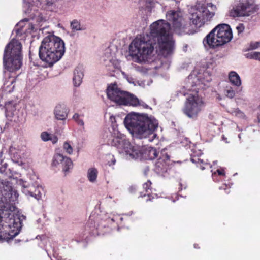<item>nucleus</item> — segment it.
<instances>
[{"mask_svg": "<svg viewBox=\"0 0 260 260\" xmlns=\"http://www.w3.org/2000/svg\"><path fill=\"white\" fill-rule=\"evenodd\" d=\"M65 52L64 43L59 37L49 35L45 37L39 47V56L48 67L59 60Z\"/></svg>", "mask_w": 260, "mask_h": 260, "instance_id": "obj_1", "label": "nucleus"}, {"mask_svg": "<svg viewBox=\"0 0 260 260\" xmlns=\"http://www.w3.org/2000/svg\"><path fill=\"white\" fill-rule=\"evenodd\" d=\"M124 123L127 129L140 138H147L150 135L154 138L156 136L154 131L158 127L157 121L147 115L128 114L125 118Z\"/></svg>", "mask_w": 260, "mask_h": 260, "instance_id": "obj_2", "label": "nucleus"}, {"mask_svg": "<svg viewBox=\"0 0 260 260\" xmlns=\"http://www.w3.org/2000/svg\"><path fill=\"white\" fill-rule=\"evenodd\" d=\"M155 48L158 49V45L148 34L135 38L129 46L132 55L138 63L151 59Z\"/></svg>", "mask_w": 260, "mask_h": 260, "instance_id": "obj_3", "label": "nucleus"}, {"mask_svg": "<svg viewBox=\"0 0 260 260\" xmlns=\"http://www.w3.org/2000/svg\"><path fill=\"white\" fill-rule=\"evenodd\" d=\"M170 24L165 20L160 19L153 22L150 27V34H148L158 45L160 51H166L167 54L173 50V43L169 40L168 31Z\"/></svg>", "mask_w": 260, "mask_h": 260, "instance_id": "obj_4", "label": "nucleus"}, {"mask_svg": "<svg viewBox=\"0 0 260 260\" xmlns=\"http://www.w3.org/2000/svg\"><path fill=\"white\" fill-rule=\"evenodd\" d=\"M233 38L232 29L229 24L221 23L215 26L203 39L205 47L218 48L230 42Z\"/></svg>", "mask_w": 260, "mask_h": 260, "instance_id": "obj_5", "label": "nucleus"}, {"mask_svg": "<svg viewBox=\"0 0 260 260\" xmlns=\"http://www.w3.org/2000/svg\"><path fill=\"white\" fill-rule=\"evenodd\" d=\"M21 48V44L15 39H12L5 47L3 62L6 69L10 72L17 71L22 66Z\"/></svg>", "mask_w": 260, "mask_h": 260, "instance_id": "obj_6", "label": "nucleus"}, {"mask_svg": "<svg viewBox=\"0 0 260 260\" xmlns=\"http://www.w3.org/2000/svg\"><path fill=\"white\" fill-rule=\"evenodd\" d=\"M106 93L109 100L119 105L133 107L142 106L144 107L147 106L144 102H141L134 94L121 90L116 83L109 85L106 89Z\"/></svg>", "mask_w": 260, "mask_h": 260, "instance_id": "obj_7", "label": "nucleus"}, {"mask_svg": "<svg viewBox=\"0 0 260 260\" xmlns=\"http://www.w3.org/2000/svg\"><path fill=\"white\" fill-rule=\"evenodd\" d=\"M18 193L13 190L11 183L7 180H0V224L3 226L2 213L4 211H12L14 204L17 200Z\"/></svg>", "mask_w": 260, "mask_h": 260, "instance_id": "obj_8", "label": "nucleus"}, {"mask_svg": "<svg viewBox=\"0 0 260 260\" xmlns=\"http://www.w3.org/2000/svg\"><path fill=\"white\" fill-rule=\"evenodd\" d=\"M167 20L170 22L174 31L180 35L191 32V24L185 21L180 10H170L166 14Z\"/></svg>", "mask_w": 260, "mask_h": 260, "instance_id": "obj_9", "label": "nucleus"}, {"mask_svg": "<svg viewBox=\"0 0 260 260\" xmlns=\"http://www.w3.org/2000/svg\"><path fill=\"white\" fill-rule=\"evenodd\" d=\"M196 8L192 10L189 17L190 23L196 28H200L204 24L210 21L214 16V12H210L204 4H199Z\"/></svg>", "mask_w": 260, "mask_h": 260, "instance_id": "obj_10", "label": "nucleus"}, {"mask_svg": "<svg viewBox=\"0 0 260 260\" xmlns=\"http://www.w3.org/2000/svg\"><path fill=\"white\" fill-rule=\"evenodd\" d=\"M204 103L198 95H190L186 99L182 111L189 118H194L198 116Z\"/></svg>", "mask_w": 260, "mask_h": 260, "instance_id": "obj_11", "label": "nucleus"}, {"mask_svg": "<svg viewBox=\"0 0 260 260\" xmlns=\"http://www.w3.org/2000/svg\"><path fill=\"white\" fill-rule=\"evenodd\" d=\"M258 10L257 6L246 1L244 2L239 3L235 8L231 10L230 15L234 17L248 16L256 12Z\"/></svg>", "mask_w": 260, "mask_h": 260, "instance_id": "obj_12", "label": "nucleus"}, {"mask_svg": "<svg viewBox=\"0 0 260 260\" xmlns=\"http://www.w3.org/2000/svg\"><path fill=\"white\" fill-rule=\"evenodd\" d=\"M112 139L108 140V144L115 146L121 150H126L130 146V142L126 139V136L119 132L118 129L113 128L111 132Z\"/></svg>", "mask_w": 260, "mask_h": 260, "instance_id": "obj_13", "label": "nucleus"}, {"mask_svg": "<svg viewBox=\"0 0 260 260\" xmlns=\"http://www.w3.org/2000/svg\"><path fill=\"white\" fill-rule=\"evenodd\" d=\"M170 156L166 153L162 154L155 164L154 171L159 175L164 176L169 168Z\"/></svg>", "mask_w": 260, "mask_h": 260, "instance_id": "obj_14", "label": "nucleus"}, {"mask_svg": "<svg viewBox=\"0 0 260 260\" xmlns=\"http://www.w3.org/2000/svg\"><path fill=\"white\" fill-rule=\"evenodd\" d=\"M59 164H61L63 166V171L65 173L68 172L70 169L73 168V164L72 160L63 155L57 153L55 154L53 158L52 165L54 166H57Z\"/></svg>", "mask_w": 260, "mask_h": 260, "instance_id": "obj_15", "label": "nucleus"}, {"mask_svg": "<svg viewBox=\"0 0 260 260\" xmlns=\"http://www.w3.org/2000/svg\"><path fill=\"white\" fill-rule=\"evenodd\" d=\"M17 220L19 222V225L16 222L15 220L13 221V226L14 228H17L18 230V231L16 232L15 233H12L13 234H11L10 233H7L5 232H0V242L7 241L8 242L10 240L13 239V238L17 235L19 232V231L22 226L21 222L20 221V219L18 218Z\"/></svg>", "mask_w": 260, "mask_h": 260, "instance_id": "obj_16", "label": "nucleus"}, {"mask_svg": "<svg viewBox=\"0 0 260 260\" xmlns=\"http://www.w3.org/2000/svg\"><path fill=\"white\" fill-rule=\"evenodd\" d=\"M69 110L64 105H57L54 111L55 118L57 120H65L67 118Z\"/></svg>", "mask_w": 260, "mask_h": 260, "instance_id": "obj_17", "label": "nucleus"}, {"mask_svg": "<svg viewBox=\"0 0 260 260\" xmlns=\"http://www.w3.org/2000/svg\"><path fill=\"white\" fill-rule=\"evenodd\" d=\"M143 147H141L139 146H130L128 148L125 150V152L129 154V155L133 158H143Z\"/></svg>", "mask_w": 260, "mask_h": 260, "instance_id": "obj_18", "label": "nucleus"}, {"mask_svg": "<svg viewBox=\"0 0 260 260\" xmlns=\"http://www.w3.org/2000/svg\"><path fill=\"white\" fill-rule=\"evenodd\" d=\"M152 183L150 180H148L146 182L144 183L143 185V189L145 190L147 194H141V197L144 198L146 202H153L154 200L157 198L155 196L150 193L151 191Z\"/></svg>", "mask_w": 260, "mask_h": 260, "instance_id": "obj_19", "label": "nucleus"}, {"mask_svg": "<svg viewBox=\"0 0 260 260\" xmlns=\"http://www.w3.org/2000/svg\"><path fill=\"white\" fill-rule=\"evenodd\" d=\"M143 158L146 159H153L158 155L156 148L151 147H143Z\"/></svg>", "mask_w": 260, "mask_h": 260, "instance_id": "obj_20", "label": "nucleus"}, {"mask_svg": "<svg viewBox=\"0 0 260 260\" xmlns=\"http://www.w3.org/2000/svg\"><path fill=\"white\" fill-rule=\"evenodd\" d=\"M191 161L193 163L196 164L197 167L199 168L201 170H204L210 167L209 163L205 162L203 159H201L198 156H192Z\"/></svg>", "mask_w": 260, "mask_h": 260, "instance_id": "obj_21", "label": "nucleus"}, {"mask_svg": "<svg viewBox=\"0 0 260 260\" xmlns=\"http://www.w3.org/2000/svg\"><path fill=\"white\" fill-rule=\"evenodd\" d=\"M83 73L78 68L75 69L74 72L73 82L75 86H79L82 81Z\"/></svg>", "mask_w": 260, "mask_h": 260, "instance_id": "obj_22", "label": "nucleus"}, {"mask_svg": "<svg viewBox=\"0 0 260 260\" xmlns=\"http://www.w3.org/2000/svg\"><path fill=\"white\" fill-rule=\"evenodd\" d=\"M229 79L230 82L234 85L240 86L241 85L240 76L235 71H231L229 73Z\"/></svg>", "mask_w": 260, "mask_h": 260, "instance_id": "obj_23", "label": "nucleus"}, {"mask_svg": "<svg viewBox=\"0 0 260 260\" xmlns=\"http://www.w3.org/2000/svg\"><path fill=\"white\" fill-rule=\"evenodd\" d=\"M98 171L96 168H90L88 170L87 177L88 180L92 182H94L98 176Z\"/></svg>", "mask_w": 260, "mask_h": 260, "instance_id": "obj_24", "label": "nucleus"}, {"mask_svg": "<svg viewBox=\"0 0 260 260\" xmlns=\"http://www.w3.org/2000/svg\"><path fill=\"white\" fill-rule=\"evenodd\" d=\"M71 28L74 31L83 30H85V28H83L79 21L77 19H74L71 22Z\"/></svg>", "mask_w": 260, "mask_h": 260, "instance_id": "obj_25", "label": "nucleus"}, {"mask_svg": "<svg viewBox=\"0 0 260 260\" xmlns=\"http://www.w3.org/2000/svg\"><path fill=\"white\" fill-rule=\"evenodd\" d=\"M83 115L75 113L73 116V119L80 126H84V123L83 120Z\"/></svg>", "mask_w": 260, "mask_h": 260, "instance_id": "obj_26", "label": "nucleus"}, {"mask_svg": "<svg viewBox=\"0 0 260 260\" xmlns=\"http://www.w3.org/2000/svg\"><path fill=\"white\" fill-rule=\"evenodd\" d=\"M217 175L220 176H224L225 175L224 170L222 168L219 169H217L216 172L212 173V178L214 181H218L217 179Z\"/></svg>", "mask_w": 260, "mask_h": 260, "instance_id": "obj_27", "label": "nucleus"}, {"mask_svg": "<svg viewBox=\"0 0 260 260\" xmlns=\"http://www.w3.org/2000/svg\"><path fill=\"white\" fill-rule=\"evenodd\" d=\"M247 58L255 59L260 61V52H252L245 54Z\"/></svg>", "mask_w": 260, "mask_h": 260, "instance_id": "obj_28", "label": "nucleus"}, {"mask_svg": "<svg viewBox=\"0 0 260 260\" xmlns=\"http://www.w3.org/2000/svg\"><path fill=\"white\" fill-rule=\"evenodd\" d=\"M3 152L1 151L0 152V172L3 173L4 172L8 166V165L6 162H4L3 159Z\"/></svg>", "mask_w": 260, "mask_h": 260, "instance_id": "obj_29", "label": "nucleus"}, {"mask_svg": "<svg viewBox=\"0 0 260 260\" xmlns=\"http://www.w3.org/2000/svg\"><path fill=\"white\" fill-rule=\"evenodd\" d=\"M28 194L32 196L35 197L37 200H39L41 197V193L39 190V188L37 187V188H35L34 192L31 191V189L28 191Z\"/></svg>", "mask_w": 260, "mask_h": 260, "instance_id": "obj_30", "label": "nucleus"}, {"mask_svg": "<svg viewBox=\"0 0 260 260\" xmlns=\"http://www.w3.org/2000/svg\"><path fill=\"white\" fill-rule=\"evenodd\" d=\"M63 148L69 154L73 153V149L71 144L68 142H65L63 145Z\"/></svg>", "mask_w": 260, "mask_h": 260, "instance_id": "obj_31", "label": "nucleus"}, {"mask_svg": "<svg viewBox=\"0 0 260 260\" xmlns=\"http://www.w3.org/2000/svg\"><path fill=\"white\" fill-rule=\"evenodd\" d=\"M51 134L47 132H43L41 134V139L45 142L48 141L50 139Z\"/></svg>", "mask_w": 260, "mask_h": 260, "instance_id": "obj_32", "label": "nucleus"}, {"mask_svg": "<svg viewBox=\"0 0 260 260\" xmlns=\"http://www.w3.org/2000/svg\"><path fill=\"white\" fill-rule=\"evenodd\" d=\"M225 94L227 97L232 99L234 97L235 92V91L231 87H230V89H228L226 90Z\"/></svg>", "mask_w": 260, "mask_h": 260, "instance_id": "obj_33", "label": "nucleus"}, {"mask_svg": "<svg viewBox=\"0 0 260 260\" xmlns=\"http://www.w3.org/2000/svg\"><path fill=\"white\" fill-rule=\"evenodd\" d=\"M16 81V78H12L11 79V76H9V80L6 81L4 83V85H6L7 87L9 86L10 85H12Z\"/></svg>", "mask_w": 260, "mask_h": 260, "instance_id": "obj_34", "label": "nucleus"}, {"mask_svg": "<svg viewBox=\"0 0 260 260\" xmlns=\"http://www.w3.org/2000/svg\"><path fill=\"white\" fill-rule=\"evenodd\" d=\"M245 29V27L243 24L240 23L237 27L236 29L237 30V31L238 34L241 33L243 32L244 30Z\"/></svg>", "mask_w": 260, "mask_h": 260, "instance_id": "obj_35", "label": "nucleus"}, {"mask_svg": "<svg viewBox=\"0 0 260 260\" xmlns=\"http://www.w3.org/2000/svg\"><path fill=\"white\" fill-rule=\"evenodd\" d=\"M24 22H28V19H24L22 20L21 21L19 22V23H18V25H19L21 27V28L20 29L17 30V35H18V33L19 31H23V29H22V28L23 27V25H22V24Z\"/></svg>", "mask_w": 260, "mask_h": 260, "instance_id": "obj_36", "label": "nucleus"}, {"mask_svg": "<svg viewBox=\"0 0 260 260\" xmlns=\"http://www.w3.org/2000/svg\"><path fill=\"white\" fill-rule=\"evenodd\" d=\"M49 140H50L53 144H55L57 142L58 138L56 136L51 134L50 139H49Z\"/></svg>", "mask_w": 260, "mask_h": 260, "instance_id": "obj_37", "label": "nucleus"}, {"mask_svg": "<svg viewBox=\"0 0 260 260\" xmlns=\"http://www.w3.org/2000/svg\"><path fill=\"white\" fill-rule=\"evenodd\" d=\"M27 27L28 28V29H30L31 31H32L34 29V27L32 23H27Z\"/></svg>", "mask_w": 260, "mask_h": 260, "instance_id": "obj_38", "label": "nucleus"}, {"mask_svg": "<svg viewBox=\"0 0 260 260\" xmlns=\"http://www.w3.org/2000/svg\"><path fill=\"white\" fill-rule=\"evenodd\" d=\"M251 49H255L258 47V45L256 44H251L250 45Z\"/></svg>", "mask_w": 260, "mask_h": 260, "instance_id": "obj_39", "label": "nucleus"}, {"mask_svg": "<svg viewBox=\"0 0 260 260\" xmlns=\"http://www.w3.org/2000/svg\"><path fill=\"white\" fill-rule=\"evenodd\" d=\"M36 20H37V21H38L40 22L43 21L44 20V18L42 17V16H40L39 15L38 18H37Z\"/></svg>", "mask_w": 260, "mask_h": 260, "instance_id": "obj_40", "label": "nucleus"}, {"mask_svg": "<svg viewBox=\"0 0 260 260\" xmlns=\"http://www.w3.org/2000/svg\"><path fill=\"white\" fill-rule=\"evenodd\" d=\"M257 118L258 122L260 123V112L257 113Z\"/></svg>", "mask_w": 260, "mask_h": 260, "instance_id": "obj_41", "label": "nucleus"}, {"mask_svg": "<svg viewBox=\"0 0 260 260\" xmlns=\"http://www.w3.org/2000/svg\"><path fill=\"white\" fill-rule=\"evenodd\" d=\"M194 248H199V247L198 244H194Z\"/></svg>", "mask_w": 260, "mask_h": 260, "instance_id": "obj_42", "label": "nucleus"}, {"mask_svg": "<svg viewBox=\"0 0 260 260\" xmlns=\"http://www.w3.org/2000/svg\"><path fill=\"white\" fill-rule=\"evenodd\" d=\"M179 185L180 186V187L179 188V189L180 191L182 189V184L181 183H179Z\"/></svg>", "mask_w": 260, "mask_h": 260, "instance_id": "obj_43", "label": "nucleus"}, {"mask_svg": "<svg viewBox=\"0 0 260 260\" xmlns=\"http://www.w3.org/2000/svg\"><path fill=\"white\" fill-rule=\"evenodd\" d=\"M115 162H116V160H114V162H113V164H114Z\"/></svg>", "mask_w": 260, "mask_h": 260, "instance_id": "obj_44", "label": "nucleus"}, {"mask_svg": "<svg viewBox=\"0 0 260 260\" xmlns=\"http://www.w3.org/2000/svg\"><path fill=\"white\" fill-rule=\"evenodd\" d=\"M258 108H259V109H260V105H259V106H258Z\"/></svg>", "mask_w": 260, "mask_h": 260, "instance_id": "obj_45", "label": "nucleus"}]
</instances>
